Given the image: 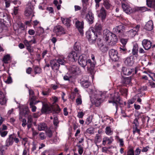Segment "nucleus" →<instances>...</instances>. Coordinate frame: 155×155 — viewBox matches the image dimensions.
<instances>
[{
  "instance_id": "nucleus-16",
  "label": "nucleus",
  "mask_w": 155,
  "mask_h": 155,
  "mask_svg": "<svg viewBox=\"0 0 155 155\" xmlns=\"http://www.w3.org/2000/svg\"><path fill=\"white\" fill-rule=\"evenodd\" d=\"M7 99L6 97V93H4L0 91V104L2 105H5L7 102Z\"/></svg>"
},
{
  "instance_id": "nucleus-40",
  "label": "nucleus",
  "mask_w": 155,
  "mask_h": 155,
  "mask_svg": "<svg viewBox=\"0 0 155 155\" xmlns=\"http://www.w3.org/2000/svg\"><path fill=\"white\" fill-rule=\"evenodd\" d=\"M105 133L108 135H110L113 134V131L109 127H107L105 128Z\"/></svg>"
},
{
  "instance_id": "nucleus-10",
  "label": "nucleus",
  "mask_w": 155,
  "mask_h": 155,
  "mask_svg": "<svg viewBox=\"0 0 155 155\" xmlns=\"http://www.w3.org/2000/svg\"><path fill=\"white\" fill-rule=\"evenodd\" d=\"M86 36L88 41H91V42H94L97 39V37H96L95 35H94V33L90 31H89L86 32Z\"/></svg>"
},
{
  "instance_id": "nucleus-62",
  "label": "nucleus",
  "mask_w": 155,
  "mask_h": 155,
  "mask_svg": "<svg viewBox=\"0 0 155 155\" xmlns=\"http://www.w3.org/2000/svg\"><path fill=\"white\" fill-rule=\"evenodd\" d=\"M39 137L41 140H44L46 138V136L45 134L44 133H41L39 134Z\"/></svg>"
},
{
  "instance_id": "nucleus-48",
  "label": "nucleus",
  "mask_w": 155,
  "mask_h": 155,
  "mask_svg": "<svg viewBox=\"0 0 155 155\" xmlns=\"http://www.w3.org/2000/svg\"><path fill=\"white\" fill-rule=\"evenodd\" d=\"M19 8L18 6L17 7H15L13 9V13H12V15H17L18 12Z\"/></svg>"
},
{
  "instance_id": "nucleus-46",
  "label": "nucleus",
  "mask_w": 155,
  "mask_h": 155,
  "mask_svg": "<svg viewBox=\"0 0 155 155\" xmlns=\"http://www.w3.org/2000/svg\"><path fill=\"white\" fill-rule=\"evenodd\" d=\"M10 55L7 54L4 56L3 59V61L5 63L7 64L8 63V61L10 60Z\"/></svg>"
},
{
  "instance_id": "nucleus-54",
  "label": "nucleus",
  "mask_w": 155,
  "mask_h": 155,
  "mask_svg": "<svg viewBox=\"0 0 155 155\" xmlns=\"http://www.w3.org/2000/svg\"><path fill=\"white\" fill-rule=\"evenodd\" d=\"M59 123L58 118L57 117H55L54 118L53 124H54L57 126Z\"/></svg>"
},
{
  "instance_id": "nucleus-38",
  "label": "nucleus",
  "mask_w": 155,
  "mask_h": 155,
  "mask_svg": "<svg viewBox=\"0 0 155 155\" xmlns=\"http://www.w3.org/2000/svg\"><path fill=\"white\" fill-rule=\"evenodd\" d=\"M65 58H64L61 57L58 58L57 60L58 64L64 65L65 62Z\"/></svg>"
},
{
  "instance_id": "nucleus-8",
  "label": "nucleus",
  "mask_w": 155,
  "mask_h": 155,
  "mask_svg": "<svg viewBox=\"0 0 155 155\" xmlns=\"http://www.w3.org/2000/svg\"><path fill=\"white\" fill-rule=\"evenodd\" d=\"M78 61L79 64L84 68L87 64V60L85 55L84 54L80 55Z\"/></svg>"
},
{
  "instance_id": "nucleus-3",
  "label": "nucleus",
  "mask_w": 155,
  "mask_h": 155,
  "mask_svg": "<svg viewBox=\"0 0 155 155\" xmlns=\"http://www.w3.org/2000/svg\"><path fill=\"white\" fill-rule=\"evenodd\" d=\"M104 97V95L101 92L96 91V93L94 95L93 101L95 104L98 105L100 104L104 99H103Z\"/></svg>"
},
{
  "instance_id": "nucleus-60",
  "label": "nucleus",
  "mask_w": 155,
  "mask_h": 155,
  "mask_svg": "<svg viewBox=\"0 0 155 155\" xmlns=\"http://www.w3.org/2000/svg\"><path fill=\"white\" fill-rule=\"evenodd\" d=\"M127 41V39L122 38L120 39V42L122 44L123 46H125Z\"/></svg>"
},
{
  "instance_id": "nucleus-37",
  "label": "nucleus",
  "mask_w": 155,
  "mask_h": 155,
  "mask_svg": "<svg viewBox=\"0 0 155 155\" xmlns=\"http://www.w3.org/2000/svg\"><path fill=\"white\" fill-rule=\"evenodd\" d=\"M81 85L84 88H86L88 87L90 84L87 80L83 81L81 83Z\"/></svg>"
},
{
  "instance_id": "nucleus-51",
  "label": "nucleus",
  "mask_w": 155,
  "mask_h": 155,
  "mask_svg": "<svg viewBox=\"0 0 155 155\" xmlns=\"http://www.w3.org/2000/svg\"><path fill=\"white\" fill-rule=\"evenodd\" d=\"M32 41V40L28 41L26 40H25L24 41V43L26 47H29L31 46Z\"/></svg>"
},
{
  "instance_id": "nucleus-24",
  "label": "nucleus",
  "mask_w": 155,
  "mask_h": 155,
  "mask_svg": "<svg viewBox=\"0 0 155 155\" xmlns=\"http://www.w3.org/2000/svg\"><path fill=\"white\" fill-rule=\"evenodd\" d=\"M124 30V27L122 25H119L116 26L113 29V32L116 33H122Z\"/></svg>"
},
{
  "instance_id": "nucleus-56",
  "label": "nucleus",
  "mask_w": 155,
  "mask_h": 155,
  "mask_svg": "<svg viewBox=\"0 0 155 155\" xmlns=\"http://www.w3.org/2000/svg\"><path fill=\"white\" fill-rule=\"evenodd\" d=\"M127 155H134V150L132 148H130L127 152Z\"/></svg>"
},
{
  "instance_id": "nucleus-1",
  "label": "nucleus",
  "mask_w": 155,
  "mask_h": 155,
  "mask_svg": "<svg viewBox=\"0 0 155 155\" xmlns=\"http://www.w3.org/2000/svg\"><path fill=\"white\" fill-rule=\"evenodd\" d=\"M42 107L41 109V111L42 113H50L51 112L53 109L54 111L56 113L58 114L60 113L61 109L58 104H56L54 107H53V104L48 103L42 102Z\"/></svg>"
},
{
  "instance_id": "nucleus-43",
  "label": "nucleus",
  "mask_w": 155,
  "mask_h": 155,
  "mask_svg": "<svg viewBox=\"0 0 155 155\" xmlns=\"http://www.w3.org/2000/svg\"><path fill=\"white\" fill-rule=\"evenodd\" d=\"M139 118L137 117L134 120L133 122V127H138L139 124L138 122Z\"/></svg>"
},
{
  "instance_id": "nucleus-44",
  "label": "nucleus",
  "mask_w": 155,
  "mask_h": 155,
  "mask_svg": "<svg viewBox=\"0 0 155 155\" xmlns=\"http://www.w3.org/2000/svg\"><path fill=\"white\" fill-rule=\"evenodd\" d=\"M34 72L35 74H39L41 72V69L38 66H36L34 68Z\"/></svg>"
},
{
  "instance_id": "nucleus-18",
  "label": "nucleus",
  "mask_w": 155,
  "mask_h": 155,
  "mask_svg": "<svg viewBox=\"0 0 155 155\" xmlns=\"http://www.w3.org/2000/svg\"><path fill=\"white\" fill-rule=\"evenodd\" d=\"M86 19L89 24H92L94 19L93 14L91 12H89L86 16Z\"/></svg>"
},
{
  "instance_id": "nucleus-52",
  "label": "nucleus",
  "mask_w": 155,
  "mask_h": 155,
  "mask_svg": "<svg viewBox=\"0 0 155 155\" xmlns=\"http://www.w3.org/2000/svg\"><path fill=\"white\" fill-rule=\"evenodd\" d=\"M139 10L141 11L142 12H144L146 11H150L151 10L150 9L148 8L145 7H140Z\"/></svg>"
},
{
  "instance_id": "nucleus-30",
  "label": "nucleus",
  "mask_w": 155,
  "mask_h": 155,
  "mask_svg": "<svg viewBox=\"0 0 155 155\" xmlns=\"http://www.w3.org/2000/svg\"><path fill=\"white\" fill-rule=\"evenodd\" d=\"M32 147L31 148V153L32 154H36L37 150H36L38 147V143L36 142H32Z\"/></svg>"
},
{
  "instance_id": "nucleus-59",
  "label": "nucleus",
  "mask_w": 155,
  "mask_h": 155,
  "mask_svg": "<svg viewBox=\"0 0 155 155\" xmlns=\"http://www.w3.org/2000/svg\"><path fill=\"white\" fill-rule=\"evenodd\" d=\"M118 140L119 142L120 143V147H123L124 146V144L123 139L122 138H118Z\"/></svg>"
},
{
  "instance_id": "nucleus-17",
  "label": "nucleus",
  "mask_w": 155,
  "mask_h": 155,
  "mask_svg": "<svg viewBox=\"0 0 155 155\" xmlns=\"http://www.w3.org/2000/svg\"><path fill=\"white\" fill-rule=\"evenodd\" d=\"M13 134H11L9 135L8 137L5 141V146L6 147H9L12 145L14 142Z\"/></svg>"
},
{
  "instance_id": "nucleus-34",
  "label": "nucleus",
  "mask_w": 155,
  "mask_h": 155,
  "mask_svg": "<svg viewBox=\"0 0 155 155\" xmlns=\"http://www.w3.org/2000/svg\"><path fill=\"white\" fill-rule=\"evenodd\" d=\"M51 91V90L48 88L45 90H43L41 92V94L43 96H48L49 95Z\"/></svg>"
},
{
  "instance_id": "nucleus-27",
  "label": "nucleus",
  "mask_w": 155,
  "mask_h": 155,
  "mask_svg": "<svg viewBox=\"0 0 155 155\" xmlns=\"http://www.w3.org/2000/svg\"><path fill=\"white\" fill-rule=\"evenodd\" d=\"M97 44L100 48V49L102 52L104 53L107 52L108 50V48L107 47L104 45L102 43H101V42L98 43Z\"/></svg>"
},
{
  "instance_id": "nucleus-2",
  "label": "nucleus",
  "mask_w": 155,
  "mask_h": 155,
  "mask_svg": "<svg viewBox=\"0 0 155 155\" xmlns=\"http://www.w3.org/2000/svg\"><path fill=\"white\" fill-rule=\"evenodd\" d=\"M104 38L109 45H114L118 41L116 35L109 30H104L103 32Z\"/></svg>"
},
{
  "instance_id": "nucleus-19",
  "label": "nucleus",
  "mask_w": 155,
  "mask_h": 155,
  "mask_svg": "<svg viewBox=\"0 0 155 155\" xmlns=\"http://www.w3.org/2000/svg\"><path fill=\"white\" fill-rule=\"evenodd\" d=\"M122 6L124 11L126 13L129 14L132 12V8L129 5L125 3H122Z\"/></svg>"
},
{
  "instance_id": "nucleus-64",
  "label": "nucleus",
  "mask_w": 155,
  "mask_h": 155,
  "mask_svg": "<svg viewBox=\"0 0 155 155\" xmlns=\"http://www.w3.org/2000/svg\"><path fill=\"white\" fill-rule=\"evenodd\" d=\"M84 115V113L82 112H78L77 116L79 118H82Z\"/></svg>"
},
{
  "instance_id": "nucleus-4",
  "label": "nucleus",
  "mask_w": 155,
  "mask_h": 155,
  "mask_svg": "<svg viewBox=\"0 0 155 155\" xmlns=\"http://www.w3.org/2000/svg\"><path fill=\"white\" fill-rule=\"evenodd\" d=\"M53 31L57 36H60L66 34V31L61 26L58 25L54 28Z\"/></svg>"
},
{
  "instance_id": "nucleus-32",
  "label": "nucleus",
  "mask_w": 155,
  "mask_h": 155,
  "mask_svg": "<svg viewBox=\"0 0 155 155\" xmlns=\"http://www.w3.org/2000/svg\"><path fill=\"white\" fill-rule=\"evenodd\" d=\"M101 141V136L99 134H97L94 138V143L97 144Z\"/></svg>"
},
{
  "instance_id": "nucleus-50",
  "label": "nucleus",
  "mask_w": 155,
  "mask_h": 155,
  "mask_svg": "<svg viewBox=\"0 0 155 155\" xmlns=\"http://www.w3.org/2000/svg\"><path fill=\"white\" fill-rule=\"evenodd\" d=\"M138 127H133V132L134 134L136 133H137L138 134H140V130L139 129H138Z\"/></svg>"
},
{
  "instance_id": "nucleus-29",
  "label": "nucleus",
  "mask_w": 155,
  "mask_h": 155,
  "mask_svg": "<svg viewBox=\"0 0 155 155\" xmlns=\"http://www.w3.org/2000/svg\"><path fill=\"white\" fill-rule=\"evenodd\" d=\"M71 72L73 74H77L80 72V71L78 67L74 65L71 68Z\"/></svg>"
},
{
  "instance_id": "nucleus-45",
  "label": "nucleus",
  "mask_w": 155,
  "mask_h": 155,
  "mask_svg": "<svg viewBox=\"0 0 155 155\" xmlns=\"http://www.w3.org/2000/svg\"><path fill=\"white\" fill-rule=\"evenodd\" d=\"M87 67H90L91 68H93L94 67V64L93 62H92L91 61V60L90 59H89L88 60H87Z\"/></svg>"
},
{
  "instance_id": "nucleus-47",
  "label": "nucleus",
  "mask_w": 155,
  "mask_h": 155,
  "mask_svg": "<svg viewBox=\"0 0 155 155\" xmlns=\"http://www.w3.org/2000/svg\"><path fill=\"white\" fill-rule=\"evenodd\" d=\"M8 131L5 130H2L1 129H0V136L2 137H5L7 134Z\"/></svg>"
},
{
  "instance_id": "nucleus-36",
  "label": "nucleus",
  "mask_w": 155,
  "mask_h": 155,
  "mask_svg": "<svg viewBox=\"0 0 155 155\" xmlns=\"http://www.w3.org/2000/svg\"><path fill=\"white\" fill-rule=\"evenodd\" d=\"M122 81L124 84H128L131 82V78L130 77L124 78L123 79Z\"/></svg>"
},
{
  "instance_id": "nucleus-12",
  "label": "nucleus",
  "mask_w": 155,
  "mask_h": 155,
  "mask_svg": "<svg viewBox=\"0 0 155 155\" xmlns=\"http://www.w3.org/2000/svg\"><path fill=\"white\" fill-rule=\"evenodd\" d=\"M75 26L81 34H83L84 22L83 21H80L77 20L75 23Z\"/></svg>"
},
{
  "instance_id": "nucleus-28",
  "label": "nucleus",
  "mask_w": 155,
  "mask_h": 155,
  "mask_svg": "<svg viewBox=\"0 0 155 155\" xmlns=\"http://www.w3.org/2000/svg\"><path fill=\"white\" fill-rule=\"evenodd\" d=\"M134 62L133 58L130 57L127 58L124 61L125 64L128 66H132Z\"/></svg>"
},
{
  "instance_id": "nucleus-15",
  "label": "nucleus",
  "mask_w": 155,
  "mask_h": 155,
  "mask_svg": "<svg viewBox=\"0 0 155 155\" xmlns=\"http://www.w3.org/2000/svg\"><path fill=\"white\" fill-rule=\"evenodd\" d=\"M50 66L53 70H58L60 65L58 64V61L55 59L50 60Z\"/></svg>"
},
{
  "instance_id": "nucleus-26",
  "label": "nucleus",
  "mask_w": 155,
  "mask_h": 155,
  "mask_svg": "<svg viewBox=\"0 0 155 155\" xmlns=\"http://www.w3.org/2000/svg\"><path fill=\"white\" fill-rule=\"evenodd\" d=\"M61 20L62 23L67 27H69L71 25V21L70 18H61Z\"/></svg>"
},
{
  "instance_id": "nucleus-13",
  "label": "nucleus",
  "mask_w": 155,
  "mask_h": 155,
  "mask_svg": "<svg viewBox=\"0 0 155 155\" xmlns=\"http://www.w3.org/2000/svg\"><path fill=\"white\" fill-rule=\"evenodd\" d=\"M142 43L143 48L145 50H148L151 48L152 43L148 39H143Z\"/></svg>"
},
{
  "instance_id": "nucleus-41",
  "label": "nucleus",
  "mask_w": 155,
  "mask_h": 155,
  "mask_svg": "<svg viewBox=\"0 0 155 155\" xmlns=\"http://www.w3.org/2000/svg\"><path fill=\"white\" fill-rule=\"evenodd\" d=\"M155 0H146L147 5L150 8H152L153 5Z\"/></svg>"
},
{
  "instance_id": "nucleus-11",
  "label": "nucleus",
  "mask_w": 155,
  "mask_h": 155,
  "mask_svg": "<svg viewBox=\"0 0 155 155\" xmlns=\"http://www.w3.org/2000/svg\"><path fill=\"white\" fill-rule=\"evenodd\" d=\"M109 54L110 58L113 61H116L118 60L119 58L117 50L111 49L109 51Z\"/></svg>"
},
{
  "instance_id": "nucleus-7",
  "label": "nucleus",
  "mask_w": 155,
  "mask_h": 155,
  "mask_svg": "<svg viewBox=\"0 0 155 155\" xmlns=\"http://www.w3.org/2000/svg\"><path fill=\"white\" fill-rule=\"evenodd\" d=\"M140 27V25H137L135 27L133 28L132 29H130V30L127 31V35L130 38L134 37L137 34Z\"/></svg>"
},
{
  "instance_id": "nucleus-63",
  "label": "nucleus",
  "mask_w": 155,
  "mask_h": 155,
  "mask_svg": "<svg viewBox=\"0 0 155 155\" xmlns=\"http://www.w3.org/2000/svg\"><path fill=\"white\" fill-rule=\"evenodd\" d=\"M76 101L78 105L81 104L82 103V100L81 97H79L77 98Z\"/></svg>"
},
{
  "instance_id": "nucleus-31",
  "label": "nucleus",
  "mask_w": 155,
  "mask_h": 155,
  "mask_svg": "<svg viewBox=\"0 0 155 155\" xmlns=\"http://www.w3.org/2000/svg\"><path fill=\"white\" fill-rule=\"evenodd\" d=\"M138 46L137 43H135L132 49V53L134 55H137L138 51Z\"/></svg>"
},
{
  "instance_id": "nucleus-25",
  "label": "nucleus",
  "mask_w": 155,
  "mask_h": 155,
  "mask_svg": "<svg viewBox=\"0 0 155 155\" xmlns=\"http://www.w3.org/2000/svg\"><path fill=\"white\" fill-rule=\"evenodd\" d=\"M153 28V23L152 20L149 21L146 24L144 28L147 30L150 31Z\"/></svg>"
},
{
  "instance_id": "nucleus-57",
  "label": "nucleus",
  "mask_w": 155,
  "mask_h": 155,
  "mask_svg": "<svg viewBox=\"0 0 155 155\" xmlns=\"http://www.w3.org/2000/svg\"><path fill=\"white\" fill-rule=\"evenodd\" d=\"M31 100L29 104V105L30 106H33L34 104H36L37 103L39 102V101H38L37 102H34V101L35 100V98L34 99L33 98H31Z\"/></svg>"
},
{
  "instance_id": "nucleus-5",
  "label": "nucleus",
  "mask_w": 155,
  "mask_h": 155,
  "mask_svg": "<svg viewBox=\"0 0 155 155\" xmlns=\"http://www.w3.org/2000/svg\"><path fill=\"white\" fill-rule=\"evenodd\" d=\"M108 102L109 103H112L113 105L115 106L116 111L117 110L119 106L122 105L123 103L122 101L119 97H117L116 98H114L112 100H109Z\"/></svg>"
},
{
  "instance_id": "nucleus-55",
  "label": "nucleus",
  "mask_w": 155,
  "mask_h": 155,
  "mask_svg": "<svg viewBox=\"0 0 155 155\" xmlns=\"http://www.w3.org/2000/svg\"><path fill=\"white\" fill-rule=\"evenodd\" d=\"M28 91L30 96H31V98H33L34 99L35 98V97L34 96V91L32 90L29 89H28Z\"/></svg>"
},
{
  "instance_id": "nucleus-33",
  "label": "nucleus",
  "mask_w": 155,
  "mask_h": 155,
  "mask_svg": "<svg viewBox=\"0 0 155 155\" xmlns=\"http://www.w3.org/2000/svg\"><path fill=\"white\" fill-rule=\"evenodd\" d=\"M47 128V125L45 123H41L38 124V129L39 130H44Z\"/></svg>"
},
{
  "instance_id": "nucleus-53",
  "label": "nucleus",
  "mask_w": 155,
  "mask_h": 155,
  "mask_svg": "<svg viewBox=\"0 0 155 155\" xmlns=\"http://www.w3.org/2000/svg\"><path fill=\"white\" fill-rule=\"evenodd\" d=\"M92 121V117L91 116H89L86 119L85 123L87 125L89 124Z\"/></svg>"
},
{
  "instance_id": "nucleus-61",
  "label": "nucleus",
  "mask_w": 155,
  "mask_h": 155,
  "mask_svg": "<svg viewBox=\"0 0 155 155\" xmlns=\"http://www.w3.org/2000/svg\"><path fill=\"white\" fill-rule=\"evenodd\" d=\"M6 84H9L12 82V79L11 76H9L7 80L5 81Z\"/></svg>"
},
{
  "instance_id": "nucleus-21",
  "label": "nucleus",
  "mask_w": 155,
  "mask_h": 155,
  "mask_svg": "<svg viewBox=\"0 0 155 155\" xmlns=\"http://www.w3.org/2000/svg\"><path fill=\"white\" fill-rule=\"evenodd\" d=\"M20 117L21 116H25L26 115L28 114L29 111L28 107H25L20 109Z\"/></svg>"
},
{
  "instance_id": "nucleus-20",
  "label": "nucleus",
  "mask_w": 155,
  "mask_h": 155,
  "mask_svg": "<svg viewBox=\"0 0 155 155\" xmlns=\"http://www.w3.org/2000/svg\"><path fill=\"white\" fill-rule=\"evenodd\" d=\"M99 17L101 18L102 21H104L106 17V12L104 8L102 7L100 11V12L98 15Z\"/></svg>"
},
{
  "instance_id": "nucleus-58",
  "label": "nucleus",
  "mask_w": 155,
  "mask_h": 155,
  "mask_svg": "<svg viewBox=\"0 0 155 155\" xmlns=\"http://www.w3.org/2000/svg\"><path fill=\"white\" fill-rule=\"evenodd\" d=\"M120 52L123 53H124L127 51V49L125 46H121L120 47Z\"/></svg>"
},
{
  "instance_id": "nucleus-35",
  "label": "nucleus",
  "mask_w": 155,
  "mask_h": 155,
  "mask_svg": "<svg viewBox=\"0 0 155 155\" xmlns=\"http://www.w3.org/2000/svg\"><path fill=\"white\" fill-rule=\"evenodd\" d=\"M136 101V99L134 98H132L128 100L127 104V108H130L131 107V104H133Z\"/></svg>"
},
{
  "instance_id": "nucleus-22",
  "label": "nucleus",
  "mask_w": 155,
  "mask_h": 155,
  "mask_svg": "<svg viewBox=\"0 0 155 155\" xmlns=\"http://www.w3.org/2000/svg\"><path fill=\"white\" fill-rule=\"evenodd\" d=\"M122 72L123 74L126 75H129L134 71V69L127 68L123 67L122 68Z\"/></svg>"
},
{
  "instance_id": "nucleus-49",
  "label": "nucleus",
  "mask_w": 155,
  "mask_h": 155,
  "mask_svg": "<svg viewBox=\"0 0 155 155\" xmlns=\"http://www.w3.org/2000/svg\"><path fill=\"white\" fill-rule=\"evenodd\" d=\"M87 133L90 134H93L94 133V129L93 127H90L86 130Z\"/></svg>"
},
{
  "instance_id": "nucleus-6",
  "label": "nucleus",
  "mask_w": 155,
  "mask_h": 155,
  "mask_svg": "<svg viewBox=\"0 0 155 155\" xmlns=\"http://www.w3.org/2000/svg\"><path fill=\"white\" fill-rule=\"evenodd\" d=\"M91 30L94 33V35H95L96 37H98V35H101L102 32V26L99 23H97L95 25L94 27L91 28Z\"/></svg>"
},
{
  "instance_id": "nucleus-23",
  "label": "nucleus",
  "mask_w": 155,
  "mask_h": 155,
  "mask_svg": "<svg viewBox=\"0 0 155 155\" xmlns=\"http://www.w3.org/2000/svg\"><path fill=\"white\" fill-rule=\"evenodd\" d=\"M114 139L112 137H105L103 138L102 144L105 145L107 142L108 144H110L112 143Z\"/></svg>"
},
{
  "instance_id": "nucleus-9",
  "label": "nucleus",
  "mask_w": 155,
  "mask_h": 155,
  "mask_svg": "<svg viewBox=\"0 0 155 155\" xmlns=\"http://www.w3.org/2000/svg\"><path fill=\"white\" fill-rule=\"evenodd\" d=\"M34 7L31 3L28 4L25 11V15L29 16L31 15L33 12Z\"/></svg>"
},
{
  "instance_id": "nucleus-14",
  "label": "nucleus",
  "mask_w": 155,
  "mask_h": 155,
  "mask_svg": "<svg viewBox=\"0 0 155 155\" xmlns=\"http://www.w3.org/2000/svg\"><path fill=\"white\" fill-rule=\"evenodd\" d=\"M79 55V53L75 51H72L68 55V58L70 60L73 59V61H76L78 59Z\"/></svg>"
},
{
  "instance_id": "nucleus-42",
  "label": "nucleus",
  "mask_w": 155,
  "mask_h": 155,
  "mask_svg": "<svg viewBox=\"0 0 155 155\" xmlns=\"http://www.w3.org/2000/svg\"><path fill=\"white\" fill-rule=\"evenodd\" d=\"M104 5L107 9H109L110 6L109 0H105L104 2Z\"/></svg>"
},
{
  "instance_id": "nucleus-39",
  "label": "nucleus",
  "mask_w": 155,
  "mask_h": 155,
  "mask_svg": "<svg viewBox=\"0 0 155 155\" xmlns=\"http://www.w3.org/2000/svg\"><path fill=\"white\" fill-rule=\"evenodd\" d=\"M35 29L36 30V33L38 35H40L44 32V29L41 27L37 28Z\"/></svg>"
}]
</instances>
